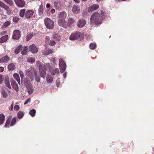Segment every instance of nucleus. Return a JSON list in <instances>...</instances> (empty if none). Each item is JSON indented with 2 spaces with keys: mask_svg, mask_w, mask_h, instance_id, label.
<instances>
[{
  "mask_svg": "<svg viewBox=\"0 0 154 154\" xmlns=\"http://www.w3.org/2000/svg\"><path fill=\"white\" fill-rule=\"evenodd\" d=\"M103 13L101 14L102 17L101 18L100 15L97 12L94 13L91 17V20L92 22L96 24H101L102 21V19L103 17Z\"/></svg>",
  "mask_w": 154,
  "mask_h": 154,
  "instance_id": "obj_1",
  "label": "nucleus"
},
{
  "mask_svg": "<svg viewBox=\"0 0 154 154\" xmlns=\"http://www.w3.org/2000/svg\"><path fill=\"white\" fill-rule=\"evenodd\" d=\"M44 22L45 25L47 29H52L54 26V22L50 19L46 18L44 19Z\"/></svg>",
  "mask_w": 154,
  "mask_h": 154,
  "instance_id": "obj_2",
  "label": "nucleus"
},
{
  "mask_svg": "<svg viewBox=\"0 0 154 154\" xmlns=\"http://www.w3.org/2000/svg\"><path fill=\"white\" fill-rule=\"evenodd\" d=\"M30 69L31 70V71L29 70L30 71V73L32 75H30V78L32 80H33V75H35V80L37 82H39L40 81V78L39 76L37 75V73L36 70L34 68L32 67H31L30 68Z\"/></svg>",
  "mask_w": 154,
  "mask_h": 154,
  "instance_id": "obj_3",
  "label": "nucleus"
},
{
  "mask_svg": "<svg viewBox=\"0 0 154 154\" xmlns=\"http://www.w3.org/2000/svg\"><path fill=\"white\" fill-rule=\"evenodd\" d=\"M59 65L60 72L63 73L66 70V66L65 63L62 58H60L59 60Z\"/></svg>",
  "mask_w": 154,
  "mask_h": 154,
  "instance_id": "obj_4",
  "label": "nucleus"
},
{
  "mask_svg": "<svg viewBox=\"0 0 154 154\" xmlns=\"http://www.w3.org/2000/svg\"><path fill=\"white\" fill-rule=\"evenodd\" d=\"M44 65H40L39 66V70L40 76L45 78L46 75V69Z\"/></svg>",
  "mask_w": 154,
  "mask_h": 154,
  "instance_id": "obj_5",
  "label": "nucleus"
},
{
  "mask_svg": "<svg viewBox=\"0 0 154 154\" xmlns=\"http://www.w3.org/2000/svg\"><path fill=\"white\" fill-rule=\"evenodd\" d=\"M80 32H76L71 35L69 37V39L72 40H76L80 37Z\"/></svg>",
  "mask_w": 154,
  "mask_h": 154,
  "instance_id": "obj_6",
  "label": "nucleus"
},
{
  "mask_svg": "<svg viewBox=\"0 0 154 154\" xmlns=\"http://www.w3.org/2000/svg\"><path fill=\"white\" fill-rule=\"evenodd\" d=\"M14 2L16 5L19 7H23L26 5L25 2L24 0H15Z\"/></svg>",
  "mask_w": 154,
  "mask_h": 154,
  "instance_id": "obj_7",
  "label": "nucleus"
},
{
  "mask_svg": "<svg viewBox=\"0 0 154 154\" xmlns=\"http://www.w3.org/2000/svg\"><path fill=\"white\" fill-rule=\"evenodd\" d=\"M20 36V31L18 30H14L13 32L12 38L14 39H19Z\"/></svg>",
  "mask_w": 154,
  "mask_h": 154,
  "instance_id": "obj_8",
  "label": "nucleus"
},
{
  "mask_svg": "<svg viewBox=\"0 0 154 154\" xmlns=\"http://www.w3.org/2000/svg\"><path fill=\"white\" fill-rule=\"evenodd\" d=\"M86 23V20L84 19H80L79 20L77 23V25L79 28H82L84 27Z\"/></svg>",
  "mask_w": 154,
  "mask_h": 154,
  "instance_id": "obj_9",
  "label": "nucleus"
},
{
  "mask_svg": "<svg viewBox=\"0 0 154 154\" xmlns=\"http://www.w3.org/2000/svg\"><path fill=\"white\" fill-rule=\"evenodd\" d=\"M99 8V6L97 4H93L91 6L89 7L88 9V11L89 12L91 13L96 10Z\"/></svg>",
  "mask_w": 154,
  "mask_h": 154,
  "instance_id": "obj_10",
  "label": "nucleus"
},
{
  "mask_svg": "<svg viewBox=\"0 0 154 154\" xmlns=\"http://www.w3.org/2000/svg\"><path fill=\"white\" fill-rule=\"evenodd\" d=\"M58 24L60 26L63 27L64 28H67V26L66 25L65 20L64 19H59L58 21Z\"/></svg>",
  "mask_w": 154,
  "mask_h": 154,
  "instance_id": "obj_11",
  "label": "nucleus"
},
{
  "mask_svg": "<svg viewBox=\"0 0 154 154\" xmlns=\"http://www.w3.org/2000/svg\"><path fill=\"white\" fill-rule=\"evenodd\" d=\"M29 51L33 54H35L38 51V49L34 44L29 46Z\"/></svg>",
  "mask_w": 154,
  "mask_h": 154,
  "instance_id": "obj_12",
  "label": "nucleus"
},
{
  "mask_svg": "<svg viewBox=\"0 0 154 154\" xmlns=\"http://www.w3.org/2000/svg\"><path fill=\"white\" fill-rule=\"evenodd\" d=\"M11 83L13 88L16 91H18V86L16 82L14 80L12 79L11 80Z\"/></svg>",
  "mask_w": 154,
  "mask_h": 154,
  "instance_id": "obj_13",
  "label": "nucleus"
},
{
  "mask_svg": "<svg viewBox=\"0 0 154 154\" xmlns=\"http://www.w3.org/2000/svg\"><path fill=\"white\" fill-rule=\"evenodd\" d=\"M34 13L33 11L29 10L27 11L25 14V17L27 18H30Z\"/></svg>",
  "mask_w": 154,
  "mask_h": 154,
  "instance_id": "obj_14",
  "label": "nucleus"
},
{
  "mask_svg": "<svg viewBox=\"0 0 154 154\" xmlns=\"http://www.w3.org/2000/svg\"><path fill=\"white\" fill-rule=\"evenodd\" d=\"M80 7L78 5H74L72 9V12L75 14L79 13L80 11Z\"/></svg>",
  "mask_w": 154,
  "mask_h": 154,
  "instance_id": "obj_15",
  "label": "nucleus"
},
{
  "mask_svg": "<svg viewBox=\"0 0 154 154\" xmlns=\"http://www.w3.org/2000/svg\"><path fill=\"white\" fill-rule=\"evenodd\" d=\"M67 16L66 14L65 11H62L59 13L58 17L59 19L65 20Z\"/></svg>",
  "mask_w": 154,
  "mask_h": 154,
  "instance_id": "obj_16",
  "label": "nucleus"
},
{
  "mask_svg": "<svg viewBox=\"0 0 154 154\" xmlns=\"http://www.w3.org/2000/svg\"><path fill=\"white\" fill-rule=\"evenodd\" d=\"M0 7L4 9L6 11H8L9 10V7L3 2L0 1Z\"/></svg>",
  "mask_w": 154,
  "mask_h": 154,
  "instance_id": "obj_17",
  "label": "nucleus"
},
{
  "mask_svg": "<svg viewBox=\"0 0 154 154\" xmlns=\"http://www.w3.org/2000/svg\"><path fill=\"white\" fill-rule=\"evenodd\" d=\"M53 53V50L52 49L48 48L46 49L45 51H44L42 53L43 54L45 55H48L49 54H52Z\"/></svg>",
  "mask_w": 154,
  "mask_h": 154,
  "instance_id": "obj_18",
  "label": "nucleus"
},
{
  "mask_svg": "<svg viewBox=\"0 0 154 154\" xmlns=\"http://www.w3.org/2000/svg\"><path fill=\"white\" fill-rule=\"evenodd\" d=\"M44 7L43 5H41L39 6L38 9V15L40 16L42 15L43 13Z\"/></svg>",
  "mask_w": 154,
  "mask_h": 154,
  "instance_id": "obj_19",
  "label": "nucleus"
},
{
  "mask_svg": "<svg viewBox=\"0 0 154 154\" xmlns=\"http://www.w3.org/2000/svg\"><path fill=\"white\" fill-rule=\"evenodd\" d=\"M52 38L57 42L60 40V36L55 33L53 34Z\"/></svg>",
  "mask_w": 154,
  "mask_h": 154,
  "instance_id": "obj_20",
  "label": "nucleus"
},
{
  "mask_svg": "<svg viewBox=\"0 0 154 154\" xmlns=\"http://www.w3.org/2000/svg\"><path fill=\"white\" fill-rule=\"evenodd\" d=\"M9 60V58L8 56L6 55L0 59V63L6 62L8 61Z\"/></svg>",
  "mask_w": 154,
  "mask_h": 154,
  "instance_id": "obj_21",
  "label": "nucleus"
},
{
  "mask_svg": "<svg viewBox=\"0 0 154 154\" xmlns=\"http://www.w3.org/2000/svg\"><path fill=\"white\" fill-rule=\"evenodd\" d=\"M13 76L14 79L17 80L19 85L20 84V79L18 74L15 73L13 75Z\"/></svg>",
  "mask_w": 154,
  "mask_h": 154,
  "instance_id": "obj_22",
  "label": "nucleus"
},
{
  "mask_svg": "<svg viewBox=\"0 0 154 154\" xmlns=\"http://www.w3.org/2000/svg\"><path fill=\"white\" fill-rule=\"evenodd\" d=\"M8 38V36L6 35L0 38V43H4L7 41Z\"/></svg>",
  "mask_w": 154,
  "mask_h": 154,
  "instance_id": "obj_23",
  "label": "nucleus"
},
{
  "mask_svg": "<svg viewBox=\"0 0 154 154\" xmlns=\"http://www.w3.org/2000/svg\"><path fill=\"white\" fill-rule=\"evenodd\" d=\"M27 88V91L28 92L29 94H31L32 93L33 91V88L31 86L27 85L26 86Z\"/></svg>",
  "mask_w": 154,
  "mask_h": 154,
  "instance_id": "obj_24",
  "label": "nucleus"
},
{
  "mask_svg": "<svg viewBox=\"0 0 154 154\" xmlns=\"http://www.w3.org/2000/svg\"><path fill=\"white\" fill-rule=\"evenodd\" d=\"M5 116L3 114H0V125L2 124L4 122Z\"/></svg>",
  "mask_w": 154,
  "mask_h": 154,
  "instance_id": "obj_25",
  "label": "nucleus"
},
{
  "mask_svg": "<svg viewBox=\"0 0 154 154\" xmlns=\"http://www.w3.org/2000/svg\"><path fill=\"white\" fill-rule=\"evenodd\" d=\"M5 85L9 89H11V87L10 83L9 80L8 79H6L5 80Z\"/></svg>",
  "mask_w": 154,
  "mask_h": 154,
  "instance_id": "obj_26",
  "label": "nucleus"
},
{
  "mask_svg": "<svg viewBox=\"0 0 154 154\" xmlns=\"http://www.w3.org/2000/svg\"><path fill=\"white\" fill-rule=\"evenodd\" d=\"M75 22L74 19L70 18L68 19L67 26H69Z\"/></svg>",
  "mask_w": 154,
  "mask_h": 154,
  "instance_id": "obj_27",
  "label": "nucleus"
},
{
  "mask_svg": "<svg viewBox=\"0 0 154 154\" xmlns=\"http://www.w3.org/2000/svg\"><path fill=\"white\" fill-rule=\"evenodd\" d=\"M22 45H20L15 50V52L16 54L19 53L22 49Z\"/></svg>",
  "mask_w": 154,
  "mask_h": 154,
  "instance_id": "obj_28",
  "label": "nucleus"
},
{
  "mask_svg": "<svg viewBox=\"0 0 154 154\" xmlns=\"http://www.w3.org/2000/svg\"><path fill=\"white\" fill-rule=\"evenodd\" d=\"M15 67V65L14 63H11L8 66V69L10 70H13Z\"/></svg>",
  "mask_w": 154,
  "mask_h": 154,
  "instance_id": "obj_29",
  "label": "nucleus"
},
{
  "mask_svg": "<svg viewBox=\"0 0 154 154\" xmlns=\"http://www.w3.org/2000/svg\"><path fill=\"white\" fill-rule=\"evenodd\" d=\"M27 47L25 46L22 51L21 52V54L23 55H25L27 53Z\"/></svg>",
  "mask_w": 154,
  "mask_h": 154,
  "instance_id": "obj_30",
  "label": "nucleus"
},
{
  "mask_svg": "<svg viewBox=\"0 0 154 154\" xmlns=\"http://www.w3.org/2000/svg\"><path fill=\"white\" fill-rule=\"evenodd\" d=\"M54 4L56 9L59 10L60 8L59 2L58 1H55Z\"/></svg>",
  "mask_w": 154,
  "mask_h": 154,
  "instance_id": "obj_31",
  "label": "nucleus"
},
{
  "mask_svg": "<svg viewBox=\"0 0 154 154\" xmlns=\"http://www.w3.org/2000/svg\"><path fill=\"white\" fill-rule=\"evenodd\" d=\"M46 79L47 81L49 83H51L53 81V78L50 75H48Z\"/></svg>",
  "mask_w": 154,
  "mask_h": 154,
  "instance_id": "obj_32",
  "label": "nucleus"
},
{
  "mask_svg": "<svg viewBox=\"0 0 154 154\" xmlns=\"http://www.w3.org/2000/svg\"><path fill=\"white\" fill-rule=\"evenodd\" d=\"M24 115V113L20 111L17 114V116L19 119H21Z\"/></svg>",
  "mask_w": 154,
  "mask_h": 154,
  "instance_id": "obj_33",
  "label": "nucleus"
},
{
  "mask_svg": "<svg viewBox=\"0 0 154 154\" xmlns=\"http://www.w3.org/2000/svg\"><path fill=\"white\" fill-rule=\"evenodd\" d=\"M2 94L4 98H6L8 97L7 92L4 90H2Z\"/></svg>",
  "mask_w": 154,
  "mask_h": 154,
  "instance_id": "obj_34",
  "label": "nucleus"
},
{
  "mask_svg": "<svg viewBox=\"0 0 154 154\" xmlns=\"http://www.w3.org/2000/svg\"><path fill=\"white\" fill-rule=\"evenodd\" d=\"M35 110L34 109H33L30 111L29 114L32 117H33L35 116Z\"/></svg>",
  "mask_w": 154,
  "mask_h": 154,
  "instance_id": "obj_35",
  "label": "nucleus"
},
{
  "mask_svg": "<svg viewBox=\"0 0 154 154\" xmlns=\"http://www.w3.org/2000/svg\"><path fill=\"white\" fill-rule=\"evenodd\" d=\"M4 1L11 6H13L14 3L12 0H4Z\"/></svg>",
  "mask_w": 154,
  "mask_h": 154,
  "instance_id": "obj_36",
  "label": "nucleus"
},
{
  "mask_svg": "<svg viewBox=\"0 0 154 154\" xmlns=\"http://www.w3.org/2000/svg\"><path fill=\"white\" fill-rule=\"evenodd\" d=\"M11 24V23L10 21H7L4 23L2 25V27L3 28H5L7 27L8 26Z\"/></svg>",
  "mask_w": 154,
  "mask_h": 154,
  "instance_id": "obj_37",
  "label": "nucleus"
},
{
  "mask_svg": "<svg viewBox=\"0 0 154 154\" xmlns=\"http://www.w3.org/2000/svg\"><path fill=\"white\" fill-rule=\"evenodd\" d=\"M16 119L17 118L16 117H14L13 118L12 120L11 124L10 125V126H12L14 125L16 122Z\"/></svg>",
  "mask_w": 154,
  "mask_h": 154,
  "instance_id": "obj_38",
  "label": "nucleus"
},
{
  "mask_svg": "<svg viewBox=\"0 0 154 154\" xmlns=\"http://www.w3.org/2000/svg\"><path fill=\"white\" fill-rule=\"evenodd\" d=\"M96 46V44L95 43H91L90 45V48L91 49H94Z\"/></svg>",
  "mask_w": 154,
  "mask_h": 154,
  "instance_id": "obj_39",
  "label": "nucleus"
},
{
  "mask_svg": "<svg viewBox=\"0 0 154 154\" xmlns=\"http://www.w3.org/2000/svg\"><path fill=\"white\" fill-rule=\"evenodd\" d=\"M25 9H22L21 10L20 12V15L21 17H23L25 14Z\"/></svg>",
  "mask_w": 154,
  "mask_h": 154,
  "instance_id": "obj_40",
  "label": "nucleus"
},
{
  "mask_svg": "<svg viewBox=\"0 0 154 154\" xmlns=\"http://www.w3.org/2000/svg\"><path fill=\"white\" fill-rule=\"evenodd\" d=\"M11 120L10 119H8L6 121L5 125V127L8 128L10 123Z\"/></svg>",
  "mask_w": 154,
  "mask_h": 154,
  "instance_id": "obj_41",
  "label": "nucleus"
},
{
  "mask_svg": "<svg viewBox=\"0 0 154 154\" xmlns=\"http://www.w3.org/2000/svg\"><path fill=\"white\" fill-rule=\"evenodd\" d=\"M35 59L34 58L31 57L29 58L27 60V61L29 62H30L31 63H33L35 62Z\"/></svg>",
  "mask_w": 154,
  "mask_h": 154,
  "instance_id": "obj_42",
  "label": "nucleus"
},
{
  "mask_svg": "<svg viewBox=\"0 0 154 154\" xmlns=\"http://www.w3.org/2000/svg\"><path fill=\"white\" fill-rule=\"evenodd\" d=\"M32 37V34H29L27 35L26 38V40L27 41H29Z\"/></svg>",
  "mask_w": 154,
  "mask_h": 154,
  "instance_id": "obj_43",
  "label": "nucleus"
},
{
  "mask_svg": "<svg viewBox=\"0 0 154 154\" xmlns=\"http://www.w3.org/2000/svg\"><path fill=\"white\" fill-rule=\"evenodd\" d=\"M55 41L51 40L49 42V45L51 46L54 45L57 43Z\"/></svg>",
  "mask_w": 154,
  "mask_h": 154,
  "instance_id": "obj_44",
  "label": "nucleus"
},
{
  "mask_svg": "<svg viewBox=\"0 0 154 154\" xmlns=\"http://www.w3.org/2000/svg\"><path fill=\"white\" fill-rule=\"evenodd\" d=\"M19 18L17 17H14L13 18V20L15 22H17L19 20Z\"/></svg>",
  "mask_w": 154,
  "mask_h": 154,
  "instance_id": "obj_45",
  "label": "nucleus"
},
{
  "mask_svg": "<svg viewBox=\"0 0 154 154\" xmlns=\"http://www.w3.org/2000/svg\"><path fill=\"white\" fill-rule=\"evenodd\" d=\"M19 73L21 78H23L24 76V75L23 72L22 71H19Z\"/></svg>",
  "mask_w": 154,
  "mask_h": 154,
  "instance_id": "obj_46",
  "label": "nucleus"
},
{
  "mask_svg": "<svg viewBox=\"0 0 154 154\" xmlns=\"http://www.w3.org/2000/svg\"><path fill=\"white\" fill-rule=\"evenodd\" d=\"M31 101V99L30 98L27 99L26 101L25 102L24 104L25 105L27 104L28 103H30Z\"/></svg>",
  "mask_w": 154,
  "mask_h": 154,
  "instance_id": "obj_47",
  "label": "nucleus"
},
{
  "mask_svg": "<svg viewBox=\"0 0 154 154\" xmlns=\"http://www.w3.org/2000/svg\"><path fill=\"white\" fill-rule=\"evenodd\" d=\"M20 108V106L18 105H16L14 107V109L15 110H18Z\"/></svg>",
  "mask_w": 154,
  "mask_h": 154,
  "instance_id": "obj_48",
  "label": "nucleus"
},
{
  "mask_svg": "<svg viewBox=\"0 0 154 154\" xmlns=\"http://www.w3.org/2000/svg\"><path fill=\"white\" fill-rule=\"evenodd\" d=\"M14 103L13 102L12 103L11 106L9 108V109L11 111H12L13 109Z\"/></svg>",
  "mask_w": 154,
  "mask_h": 154,
  "instance_id": "obj_49",
  "label": "nucleus"
},
{
  "mask_svg": "<svg viewBox=\"0 0 154 154\" xmlns=\"http://www.w3.org/2000/svg\"><path fill=\"white\" fill-rule=\"evenodd\" d=\"M50 40V37L49 36H46L45 38V42L47 43H48Z\"/></svg>",
  "mask_w": 154,
  "mask_h": 154,
  "instance_id": "obj_50",
  "label": "nucleus"
},
{
  "mask_svg": "<svg viewBox=\"0 0 154 154\" xmlns=\"http://www.w3.org/2000/svg\"><path fill=\"white\" fill-rule=\"evenodd\" d=\"M36 64L38 66V67L39 69V66L40 65H44L43 64H40V62L39 61H37L36 62Z\"/></svg>",
  "mask_w": 154,
  "mask_h": 154,
  "instance_id": "obj_51",
  "label": "nucleus"
},
{
  "mask_svg": "<svg viewBox=\"0 0 154 154\" xmlns=\"http://www.w3.org/2000/svg\"><path fill=\"white\" fill-rule=\"evenodd\" d=\"M51 61L54 64H55L56 60L55 58H52L51 60Z\"/></svg>",
  "mask_w": 154,
  "mask_h": 154,
  "instance_id": "obj_52",
  "label": "nucleus"
},
{
  "mask_svg": "<svg viewBox=\"0 0 154 154\" xmlns=\"http://www.w3.org/2000/svg\"><path fill=\"white\" fill-rule=\"evenodd\" d=\"M54 71H55V73H58L59 72V70L57 68L56 69H55Z\"/></svg>",
  "mask_w": 154,
  "mask_h": 154,
  "instance_id": "obj_53",
  "label": "nucleus"
},
{
  "mask_svg": "<svg viewBox=\"0 0 154 154\" xmlns=\"http://www.w3.org/2000/svg\"><path fill=\"white\" fill-rule=\"evenodd\" d=\"M44 66H45V67L46 68V67H50V65L49 63H46L45 64V65H44Z\"/></svg>",
  "mask_w": 154,
  "mask_h": 154,
  "instance_id": "obj_54",
  "label": "nucleus"
},
{
  "mask_svg": "<svg viewBox=\"0 0 154 154\" xmlns=\"http://www.w3.org/2000/svg\"><path fill=\"white\" fill-rule=\"evenodd\" d=\"M51 6V5L49 3H47V4H46V7L47 8H49Z\"/></svg>",
  "mask_w": 154,
  "mask_h": 154,
  "instance_id": "obj_55",
  "label": "nucleus"
},
{
  "mask_svg": "<svg viewBox=\"0 0 154 154\" xmlns=\"http://www.w3.org/2000/svg\"><path fill=\"white\" fill-rule=\"evenodd\" d=\"M4 71V68L2 67H0V72H2Z\"/></svg>",
  "mask_w": 154,
  "mask_h": 154,
  "instance_id": "obj_56",
  "label": "nucleus"
},
{
  "mask_svg": "<svg viewBox=\"0 0 154 154\" xmlns=\"http://www.w3.org/2000/svg\"><path fill=\"white\" fill-rule=\"evenodd\" d=\"M2 76L0 75V84H1L2 82Z\"/></svg>",
  "mask_w": 154,
  "mask_h": 154,
  "instance_id": "obj_57",
  "label": "nucleus"
},
{
  "mask_svg": "<svg viewBox=\"0 0 154 154\" xmlns=\"http://www.w3.org/2000/svg\"><path fill=\"white\" fill-rule=\"evenodd\" d=\"M63 76L64 78H66V72H65L63 74Z\"/></svg>",
  "mask_w": 154,
  "mask_h": 154,
  "instance_id": "obj_58",
  "label": "nucleus"
},
{
  "mask_svg": "<svg viewBox=\"0 0 154 154\" xmlns=\"http://www.w3.org/2000/svg\"><path fill=\"white\" fill-rule=\"evenodd\" d=\"M76 3H79L80 2V0H73Z\"/></svg>",
  "mask_w": 154,
  "mask_h": 154,
  "instance_id": "obj_59",
  "label": "nucleus"
},
{
  "mask_svg": "<svg viewBox=\"0 0 154 154\" xmlns=\"http://www.w3.org/2000/svg\"><path fill=\"white\" fill-rule=\"evenodd\" d=\"M51 12L54 11H55V9H52L51 10Z\"/></svg>",
  "mask_w": 154,
  "mask_h": 154,
  "instance_id": "obj_60",
  "label": "nucleus"
},
{
  "mask_svg": "<svg viewBox=\"0 0 154 154\" xmlns=\"http://www.w3.org/2000/svg\"><path fill=\"white\" fill-rule=\"evenodd\" d=\"M59 85H60V84H59V83H57V84H56L57 86H58Z\"/></svg>",
  "mask_w": 154,
  "mask_h": 154,
  "instance_id": "obj_61",
  "label": "nucleus"
},
{
  "mask_svg": "<svg viewBox=\"0 0 154 154\" xmlns=\"http://www.w3.org/2000/svg\"><path fill=\"white\" fill-rule=\"evenodd\" d=\"M5 31H4L3 32V33H2L1 34V35H3V34H5Z\"/></svg>",
  "mask_w": 154,
  "mask_h": 154,
  "instance_id": "obj_62",
  "label": "nucleus"
},
{
  "mask_svg": "<svg viewBox=\"0 0 154 154\" xmlns=\"http://www.w3.org/2000/svg\"><path fill=\"white\" fill-rule=\"evenodd\" d=\"M55 72H52V74L53 75H55Z\"/></svg>",
  "mask_w": 154,
  "mask_h": 154,
  "instance_id": "obj_63",
  "label": "nucleus"
},
{
  "mask_svg": "<svg viewBox=\"0 0 154 154\" xmlns=\"http://www.w3.org/2000/svg\"><path fill=\"white\" fill-rule=\"evenodd\" d=\"M83 2H85L87 1V0H82Z\"/></svg>",
  "mask_w": 154,
  "mask_h": 154,
  "instance_id": "obj_64",
  "label": "nucleus"
}]
</instances>
